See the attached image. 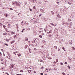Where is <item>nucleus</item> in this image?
Masks as SVG:
<instances>
[{
    "instance_id": "nucleus-22",
    "label": "nucleus",
    "mask_w": 75,
    "mask_h": 75,
    "mask_svg": "<svg viewBox=\"0 0 75 75\" xmlns=\"http://www.w3.org/2000/svg\"><path fill=\"white\" fill-rule=\"evenodd\" d=\"M72 49L73 50H75V48L74 47H72Z\"/></svg>"
},
{
    "instance_id": "nucleus-60",
    "label": "nucleus",
    "mask_w": 75,
    "mask_h": 75,
    "mask_svg": "<svg viewBox=\"0 0 75 75\" xmlns=\"http://www.w3.org/2000/svg\"><path fill=\"white\" fill-rule=\"evenodd\" d=\"M0 55H1H1H2V54L1 53L0 54Z\"/></svg>"
},
{
    "instance_id": "nucleus-11",
    "label": "nucleus",
    "mask_w": 75,
    "mask_h": 75,
    "mask_svg": "<svg viewBox=\"0 0 75 75\" xmlns=\"http://www.w3.org/2000/svg\"><path fill=\"white\" fill-rule=\"evenodd\" d=\"M14 67V65H12L11 66V68H13V67Z\"/></svg>"
},
{
    "instance_id": "nucleus-58",
    "label": "nucleus",
    "mask_w": 75,
    "mask_h": 75,
    "mask_svg": "<svg viewBox=\"0 0 75 75\" xmlns=\"http://www.w3.org/2000/svg\"><path fill=\"white\" fill-rule=\"evenodd\" d=\"M46 70L48 71V69H47V68H46Z\"/></svg>"
},
{
    "instance_id": "nucleus-45",
    "label": "nucleus",
    "mask_w": 75,
    "mask_h": 75,
    "mask_svg": "<svg viewBox=\"0 0 75 75\" xmlns=\"http://www.w3.org/2000/svg\"><path fill=\"white\" fill-rule=\"evenodd\" d=\"M66 25H69V23H66Z\"/></svg>"
},
{
    "instance_id": "nucleus-20",
    "label": "nucleus",
    "mask_w": 75,
    "mask_h": 75,
    "mask_svg": "<svg viewBox=\"0 0 75 75\" xmlns=\"http://www.w3.org/2000/svg\"><path fill=\"white\" fill-rule=\"evenodd\" d=\"M69 25H70V26H72V22L70 23Z\"/></svg>"
},
{
    "instance_id": "nucleus-61",
    "label": "nucleus",
    "mask_w": 75,
    "mask_h": 75,
    "mask_svg": "<svg viewBox=\"0 0 75 75\" xmlns=\"http://www.w3.org/2000/svg\"><path fill=\"white\" fill-rule=\"evenodd\" d=\"M57 4H58V3H59V1L57 2Z\"/></svg>"
},
{
    "instance_id": "nucleus-56",
    "label": "nucleus",
    "mask_w": 75,
    "mask_h": 75,
    "mask_svg": "<svg viewBox=\"0 0 75 75\" xmlns=\"http://www.w3.org/2000/svg\"><path fill=\"white\" fill-rule=\"evenodd\" d=\"M39 17H41V14L39 15Z\"/></svg>"
},
{
    "instance_id": "nucleus-1",
    "label": "nucleus",
    "mask_w": 75,
    "mask_h": 75,
    "mask_svg": "<svg viewBox=\"0 0 75 75\" xmlns=\"http://www.w3.org/2000/svg\"><path fill=\"white\" fill-rule=\"evenodd\" d=\"M16 4L17 6H19V7H20V6H21V3H20L17 2L16 1L13 3V4Z\"/></svg>"
},
{
    "instance_id": "nucleus-39",
    "label": "nucleus",
    "mask_w": 75,
    "mask_h": 75,
    "mask_svg": "<svg viewBox=\"0 0 75 75\" xmlns=\"http://www.w3.org/2000/svg\"><path fill=\"white\" fill-rule=\"evenodd\" d=\"M62 74L63 75H65V74L64 72H63Z\"/></svg>"
},
{
    "instance_id": "nucleus-31",
    "label": "nucleus",
    "mask_w": 75,
    "mask_h": 75,
    "mask_svg": "<svg viewBox=\"0 0 75 75\" xmlns=\"http://www.w3.org/2000/svg\"><path fill=\"white\" fill-rule=\"evenodd\" d=\"M39 37H40V38H42V36H41V35H40Z\"/></svg>"
},
{
    "instance_id": "nucleus-35",
    "label": "nucleus",
    "mask_w": 75,
    "mask_h": 75,
    "mask_svg": "<svg viewBox=\"0 0 75 75\" xmlns=\"http://www.w3.org/2000/svg\"><path fill=\"white\" fill-rule=\"evenodd\" d=\"M40 62H43V61L42 60H41V59H40Z\"/></svg>"
},
{
    "instance_id": "nucleus-13",
    "label": "nucleus",
    "mask_w": 75,
    "mask_h": 75,
    "mask_svg": "<svg viewBox=\"0 0 75 75\" xmlns=\"http://www.w3.org/2000/svg\"><path fill=\"white\" fill-rule=\"evenodd\" d=\"M18 16H19L20 17H21V13H19V14H18Z\"/></svg>"
},
{
    "instance_id": "nucleus-32",
    "label": "nucleus",
    "mask_w": 75,
    "mask_h": 75,
    "mask_svg": "<svg viewBox=\"0 0 75 75\" xmlns=\"http://www.w3.org/2000/svg\"><path fill=\"white\" fill-rule=\"evenodd\" d=\"M5 74H7V75H9V74H8V73H7V72H6V73H5Z\"/></svg>"
},
{
    "instance_id": "nucleus-41",
    "label": "nucleus",
    "mask_w": 75,
    "mask_h": 75,
    "mask_svg": "<svg viewBox=\"0 0 75 75\" xmlns=\"http://www.w3.org/2000/svg\"><path fill=\"white\" fill-rule=\"evenodd\" d=\"M40 75H43V73H41Z\"/></svg>"
},
{
    "instance_id": "nucleus-59",
    "label": "nucleus",
    "mask_w": 75,
    "mask_h": 75,
    "mask_svg": "<svg viewBox=\"0 0 75 75\" xmlns=\"http://www.w3.org/2000/svg\"><path fill=\"white\" fill-rule=\"evenodd\" d=\"M60 50V49H58V51H59V50Z\"/></svg>"
},
{
    "instance_id": "nucleus-38",
    "label": "nucleus",
    "mask_w": 75,
    "mask_h": 75,
    "mask_svg": "<svg viewBox=\"0 0 75 75\" xmlns=\"http://www.w3.org/2000/svg\"><path fill=\"white\" fill-rule=\"evenodd\" d=\"M68 67L69 68V69H71V67H70L68 66Z\"/></svg>"
},
{
    "instance_id": "nucleus-12",
    "label": "nucleus",
    "mask_w": 75,
    "mask_h": 75,
    "mask_svg": "<svg viewBox=\"0 0 75 75\" xmlns=\"http://www.w3.org/2000/svg\"><path fill=\"white\" fill-rule=\"evenodd\" d=\"M20 72H23V70H20Z\"/></svg>"
},
{
    "instance_id": "nucleus-16",
    "label": "nucleus",
    "mask_w": 75,
    "mask_h": 75,
    "mask_svg": "<svg viewBox=\"0 0 75 75\" xmlns=\"http://www.w3.org/2000/svg\"><path fill=\"white\" fill-rule=\"evenodd\" d=\"M4 16L5 17H7V16H8V15L7 14H5Z\"/></svg>"
},
{
    "instance_id": "nucleus-5",
    "label": "nucleus",
    "mask_w": 75,
    "mask_h": 75,
    "mask_svg": "<svg viewBox=\"0 0 75 75\" xmlns=\"http://www.w3.org/2000/svg\"><path fill=\"white\" fill-rule=\"evenodd\" d=\"M68 4H72V2H71L70 1L68 2Z\"/></svg>"
},
{
    "instance_id": "nucleus-46",
    "label": "nucleus",
    "mask_w": 75,
    "mask_h": 75,
    "mask_svg": "<svg viewBox=\"0 0 75 75\" xmlns=\"http://www.w3.org/2000/svg\"><path fill=\"white\" fill-rule=\"evenodd\" d=\"M3 9H4V10H6V8H5L4 7H3Z\"/></svg>"
},
{
    "instance_id": "nucleus-3",
    "label": "nucleus",
    "mask_w": 75,
    "mask_h": 75,
    "mask_svg": "<svg viewBox=\"0 0 75 75\" xmlns=\"http://www.w3.org/2000/svg\"><path fill=\"white\" fill-rule=\"evenodd\" d=\"M49 32H47V34H49V35H51V34H52V31L51 30H49Z\"/></svg>"
},
{
    "instance_id": "nucleus-21",
    "label": "nucleus",
    "mask_w": 75,
    "mask_h": 75,
    "mask_svg": "<svg viewBox=\"0 0 75 75\" xmlns=\"http://www.w3.org/2000/svg\"><path fill=\"white\" fill-rule=\"evenodd\" d=\"M68 21H72V20L71 19H70L69 18Z\"/></svg>"
},
{
    "instance_id": "nucleus-54",
    "label": "nucleus",
    "mask_w": 75,
    "mask_h": 75,
    "mask_svg": "<svg viewBox=\"0 0 75 75\" xmlns=\"http://www.w3.org/2000/svg\"><path fill=\"white\" fill-rule=\"evenodd\" d=\"M51 25H54V24L52 23H51Z\"/></svg>"
},
{
    "instance_id": "nucleus-25",
    "label": "nucleus",
    "mask_w": 75,
    "mask_h": 75,
    "mask_svg": "<svg viewBox=\"0 0 75 75\" xmlns=\"http://www.w3.org/2000/svg\"><path fill=\"white\" fill-rule=\"evenodd\" d=\"M9 10H13V8H9Z\"/></svg>"
},
{
    "instance_id": "nucleus-26",
    "label": "nucleus",
    "mask_w": 75,
    "mask_h": 75,
    "mask_svg": "<svg viewBox=\"0 0 75 75\" xmlns=\"http://www.w3.org/2000/svg\"><path fill=\"white\" fill-rule=\"evenodd\" d=\"M15 42V41L14 40V41H12V42H11V43H13V42Z\"/></svg>"
},
{
    "instance_id": "nucleus-51",
    "label": "nucleus",
    "mask_w": 75,
    "mask_h": 75,
    "mask_svg": "<svg viewBox=\"0 0 75 75\" xmlns=\"http://www.w3.org/2000/svg\"><path fill=\"white\" fill-rule=\"evenodd\" d=\"M45 31L46 33L47 32V30L45 29Z\"/></svg>"
},
{
    "instance_id": "nucleus-49",
    "label": "nucleus",
    "mask_w": 75,
    "mask_h": 75,
    "mask_svg": "<svg viewBox=\"0 0 75 75\" xmlns=\"http://www.w3.org/2000/svg\"><path fill=\"white\" fill-rule=\"evenodd\" d=\"M65 64H66V65L67 64V62H65Z\"/></svg>"
},
{
    "instance_id": "nucleus-6",
    "label": "nucleus",
    "mask_w": 75,
    "mask_h": 75,
    "mask_svg": "<svg viewBox=\"0 0 75 75\" xmlns=\"http://www.w3.org/2000/svg\"><path fill=\"white\" fill-rule=\"evenodd\" d=\"M51 13L52 14V15H53V16H54V13L53 11H51Z\"/></svg>"
},
{
    "instance_id": "nucleus-43",
    "label": "nucleus",
    "mask_w": 75,
    "mask_h": 75,
    "mask_svg": "<svg viewBox=\"0 0 75 75\" xmlns=\"http://www.w3.org/2000/svg\"><path fill=\"white\" fill-rule=\"evenodd\" d=\"M69 28H72V27L71 26H69Z\"/></svg>"
},
{
    "instance_id": "nucleus-14",
    "label": "nucleus",
    "mask_w": 75,
    "mask_h": 75,
    "mask_svg": "<svg viewBox=\"0 0 75 75\" xmlns=\"http://www.w3.org/2000/svg\"><path fill=\"white\" fill-rule=\"evenodd\" d=\"M57 16L58 17H59V18H61V16H60V15H57Z\"/></svg>"
},
{
    "instance_id": "nucleus-40",
    "label": "nucleus",
    "mask_w": 75,
    "mask_h": 75,
    "mask_svg": "<svg viewBox=\"0 0 75 75\" xmlns=\"http://www.w3.org/2000/svg\"><path fill=\"white\" fill-rule=\"evenodd\" d=\"M29 10L30 11H32V9L31 8H30Z\"/></svg>"
},
{
    "instance_id": "nucleus-55",
    "label": "nucleus",
    "mask_w": 75,
    "mask_h": 75,
    "mask_svg": "<svg viewBox=\"0 0 75 75\" xmlns=\"http://www.w3.org/2000/svg\"><path fill=\"white\" fill-rule=\"evenodd\" d=\"M3 55L4 56H5V54L3 53Z\"/></svg>"
},
{
    "instance_id": "nucleus-62",
    "label": "nucleus",
    "mask_w": 75,
    "mask_h": 75,
    "mask_svg": "<svg viewBox=\"0 0 75 75\" xmlns=\"http://www.w3.org/2000/svg\"><path fill=\"white\" fill-rule=\"evenodd\" d=\"M16 28H18V26H17L16 27Z\"/></svg>"
},
{
    "instance_id": "nucleus-37",
    "label": "nucleus",
    "mask_w": 75,
    "mask_h": 75,
    "mask_svg": "<svg viewBox=\"0 0 75 75\" xmlns=\"http://www.w3.org/2000/svg\"><path fill=\"white\" fill-rule=\"evenodd\" d=\"M41 69H44V67H43V66H42V67H41Z\"/></svg>"
},
{
    "instance_id": "nucleus-4",
    "label": "nucleus",
    "mask_w": 75,
    "mask_h": 75,
    "mask_svg": "<svg viewBox=\"0 0 75 75\" xmlns=\"http://www.w3.org/2000/svg\"><path fill=\"white\" fill-rule=\"evenodd\" d=\"M40 11H41V12H42V13H44V12L45 11L44 10H43L42 9H40Z\"/></svg>"
},
{
    "instance_id": "nucleus-47",
    "label": "nucleus",
    "mask_w": 75,
    "mask_h": 75,
    "mask_svg": "<svg viewBox=\"0 0 75 75\" xmlns=\"http://www.w3.org/2000/svg\"><path fill=\"white\" fill-rule=\"evenodd\" d=\"M34 50H35V51H37V49L36 48H35Z\"/></svg>"
},
{
    "instance_id": "nucleus-7",
    "label": "nucleus",
    "mask_w": 75,
    "mask_h": 75,
    "mask_svg": "<svg viewBox=\"0 0 75 75\" xmlns=\"http://www.w3.org/2000/svg\"><path fill=\"white\" fill-rule=\"evenodd\" d=\"M18 56V57H20L21 56V54H20V53H19L18 54H17Z\"/></svg>"
},
{
    "instance_id": "nucleus-63",
    "label": "nucleus",
    "mask_w": 75,
    "mask_h": 75,
    "mask_svg": "<svg viewBox=\"0 0 75 75\" xmlns=\"http://www.w3.org/2000/svg\"><path fill=\"white\" fill-rule=\"evenodd\" d=\"M21 32H22V33H23V32H24V31H23V30H22Z\"/></svg>"
},
{
    "instance_id": "nucleus-18",
    "label": "nucleus",
    "mask_w": 75,
    "mask_h": 75,
    "mask_svg": "<svg viewBox=\"0 0 75 75\" xmlns=\"http://www.w3.org/2000/svg\"><path fill=\"white\" fill-rule=\"evenodd\" d=\"M28 48L29 50V52H30V53H31V49H30L29 48Z\"/></svg>"
},
{
    "instance_id": "nucleus-27",
    "label": "nucleus",
    "mask_w": 75,
    "mask_h": 75,
    "mask_svg": "<svg viewBox=\"0 0 75 75\" xmlns=\"http://www.w3.org/2000/svg\"><path fill=\"white\" fill-rule=\"evenodd\" d=\"M54 48H55V49H57V47L56 46H54Z\"/></svg>"
},
{
    "instance_id": "nucleus-8",
    "label": "nucleus",
    "mask_w": 75,
    "mask_h": 75,
    "mask_svg": "<svg viewBox=\"0 0 75 75\" xmlns=\"http://www.w3.org/2000/svg\"><path fill=\"white\" fill-rule=\"evenodd\" d=\"M70 1V0H65L66 2H68L69 1Z\"/></svg>"
},
{
    "instance_id": "nucleus-9",
    "label": "nucleus",
    "mask_w": 75,
    "mask_h": 75,
    "mask_svg": "<svg viewBox=\"0 0 75 75\" xmlns=\"http://www.w3.org/2000/svg\"><path fill=\"white\" fill-rule=\"evenodd\" d=\"M7 33H4L3 34L4 35H7Z\"/></svg>"
},
{
    "instance_id": "nucleus-28",
    "label": "nucleus",
    "mask_w": 75,
    "mask_h": 75,
    "mask_svg": "<svg viewBox=\"0 0 75 75\" xmlns=\"http://www.w3.org/2000/svg\"><path fill=\"white\" fill-rule=\"evenodd\" d=\"M31 72V70H29L28 71V72H29V73H30Z\"/></svg>"
},
{
    "instance_id": "nucleus-52",
    "label": "nucleus",
    "mask_w": 75,
    "mask_h": 75,
    "mask_svg": "<svg viewBox=\"0 0 75 75\" xmlns=\"http://www.w3.org/2000/svg\"><path fill=\"white\" fill-rule=\"evenodd\" d=\"M3 27H4V28H5V27H6V26H5V25H3Z\"/></svg>"
},
{
    "instance_id": "nucleus-48",
    "label": "nucleus",
    "mask_w": 75,
    "mask_h": 75,
    "mask_svg": "<svg viewBox=\"0 0 75 75\" xmlns=\"http://www.w3.org/2000/svg\"><path fill=\"white\" fill-rule=\"evenodd\" d=\"M29 1H33V0H29Z\"/></svg>"
},
{
    "instance_id": "nucleus-10",
    "label": "nucleus",
    "mask_w": 75,
    "mask_h": 75,
    "mask_svg": "<svg viewBox=\"0 0 75 75\" xmlns=\"http://www.w3.org/2000/svg\"><path fill=\"white\" fill-rule=\"evenodd\" d=\"M25 41H28V37H25Z\"/></svg>"
},
{
    "instance_id": "nucleus-19",
    "label": "nucleus",
    "mask_w": 75,
    "mask_h": 75,
    "mask_svg": "<svg viewBox=\"0 0 75 75\" xmlns=\"http://www.w3.org/2000/svg\"><path fill=\"white\" fill-rule=\"evenodd\" d=\"M4 45H6V46H8V45L6 44V43H4Z\"/></svg>"
},
{
    "instance_id": "nucleus-30",
    "label": "nucleus",
    "mask_w": 75,
    "mask_h": 75,
    "mask_svg": "<svg viewBox=\"0 0 75 75\" xmlns=\"http://www.w3.org/2000/svg\"><path fill=\"white\" fill-rule=\"evenodd\" d=\"M33 8H34V9H35V8H36V7L34 6L33 7Z\"/></svg>"
},
{
    "instance_id": "nucleus-34",
    "label": "nucleus",
    "mask_w": 75,
    "mask_h": 75,
    "mask_svg": "<svg viewBox=\"0 0 75 75\" xmlns=\"http://www.w3.org/2000/svg\"><path fill=\"white\" fill-rule=\"evenodd\" d=\"M60 64H61V65H63V64H64L62 62H61V63H60Z\"/></svg>"
},
{
    "instance_id": "nucleus-44",
    "label": "nucleus",
    "mask_w": 75,
    "mask_h": 75,
    "mask_svg": "<svg viewBox=\"0 0 75 75\" xmlns=\"http://www.w3.org/2000/svg\"><path fill=\"white\" fill-rule=\"evenodd\" d=\"M26 24L27 25H28V24H29L28 23H26Z\"/></svg>"
},
{
    "instance_id": "nucleus-42",
    "label": "nucleus",
    "mask_w": 75,
    "mask_h": 75,
    "mask_svg": "<svg viewBox=\"0 0 75 75\" xmlns=\"http://www.w3.org/2000/svg\"><path fill=\"white\" fill-rule=\"evenodd\" d=\"M16 37H17V35H15V36H14V38H16Z\"/></svg>"
},
{
    "instance_id": "nucleus-24",
    "label": "nucleus",
    "mask_w": 75,
    "mask_h": 75,
    "mask_svg": "<svg viewBox=\"0 0 75 75\" xmlns=\"http://www.w3.org/2000/svg\"><path fill=\"white\" fill-rule=\"evenodd\" d=\"M47 20L45 18H44L43 19V21H46Z\"/></svg>"
},
{
    "instance_id": "nucleus-57",
    "label": "nucleus",
    "mask_w": 75,
    "mask_h": 75,
    "mask_svg": "<svg viewBox=\"0 0 75 75\" xmlns=\"http://www.w3.org/2000/svg\"><path fill=\"white\" fill-rule=\"evenodd\" d=\"M47 0H44V1H45V2L47 1Z\"/></svg>"
},
{
    "instance_id": "nucleus-15",
    "label": "nucleus",
    "mask_w": 75,
    "mask_h": 75,
    "mask_svg": "<svg viewBox=\"0 0 75 75\" xmlns=\"http://www.w3.org/2000/svg\"><path fill=\"white\" fill-rule=\"evenodd\" d=\"M39 1H40V0H36V2H37L38 3Z\"/></svg>"
},
{
    "instance_id": "nucleus-17",
    "label": "nucleus",
    "mask_w": 75,
    "mask_h": 75,
    "mask_svg": "<svg viewBox=\"0 0 75 75\" xmlns=\"http://www.w3.org/2000/svg\"><path fill=\"white\" fill-rule=\"evenodd\" d=\"M63 50H64V51H65V48H64V47H62V48Z\"/></svg>"
},
{
    "instance_id": "nucleus-36",
    "label": "nucleus",
    "mask_w": 75,
    "mask_h": 75,
    "mask_svg": "<svg viewBox=\"0 0 75 75\" xmlns=\"http://www.w3.org/2000/svg\"><path fill=\"white\" fill-rule=\"evenodd\" d=\"M69 31H72V29H69Z\"/></svg>"
},
{
    "instance_id": "nucleus-29",
    "label": "nucleus",
    "mask_w": 75,
    "mask_h": 75,
    "mask_svg": "<svg viewBox=\"0 0 75 75\" xmlns=\"http://www.w3.org/2000/svg\"><path fill=\"white\" fill-rule=\"evenodd\" d=\"M58 59H57L56 60V62H58Z\"/></svg>"
},
{
    "instance_id": "nucleus-2",
    "label": "nucleus",
    "mask_w": 75,
    "mask_h": 75,
    "mask_svg": "<svg viewBox=\"0 0 75 75\" xmlns=\"http://www.w3.org/2000/svg\"><path fill=\"white\" fill-rule=\"evenodd\" d=\"M21 24L22 25H24L25 24V21H23L21 23Z\"/></svg>"
},
{
    "instance_id": "nucleus-50",
    "label": "nucleus",
    "mask_w": 75,
    "mask_h": 75,
    "mask_svg": "<svg viewBox=\"0 0 75 75\" xmlns=\"http://www.w3.org/2000/svg\"><path fill=\"white\" fill-rule=\"evenodd\" d=\"M34 73H37V71H35L34 72Z\"/></svg>"
},
{
    "instance_id": "nucleus-33",
    "label": "nucleus",
    "mask_w": 75,
    "mask_h": 75,
    "mask_svg": "<svg viewBox=\"0 0 75 75\" xmlns=\"http://www.w3.org/2000/svg\"><path fill=\"white\" fill-rule=\"evenodd\" d=\"M49 59H52V57H50L48 58Z\"/></svg>"
},
{
    "instance_id": "nucleus-23",
    "label": "nucleus",
    "mask_w": 75,
    "mask_h": 75,
    "mask_svg": "<svg viewBox=\"0 0 75 75\" xmlns=\"http://www.w3.org/2000/svg\"><path fill=\"white\" fill-rule=\"evenodd\" d=\"M7 53L8 54V55H10V52H7Z\"/></svg>"
},
{
    "instance_id": "nucleus-53",
    "label": "nucleus",
    "mask_w": 75,
    "mask_h": 75,
    "mask_svg": "<svg viewBox=\"0 0 75 75\" xmlns=\"http://www.w3.org/2000/svg\"><path fill=\"white\" fill-rule=\"evenodd\" d=\"M53 25H54V27L56 26V25H54V24H53Z\"/></svg>"
},
{
    "instance_id": "nucleus-64",
    "label": "nucleus",
    "mask_w": 75,
    "mask_h": 75,
    "mask_svg": "<svg viewBox=\"0 0 75 75\" xmlns=\"http://www.w3.org/2000/svg\"><path fill=\"white\" fill-rule=\"evenodd\" d=\"M17 75H20V74H17Z\"/></svg>"
}]
</instances>
